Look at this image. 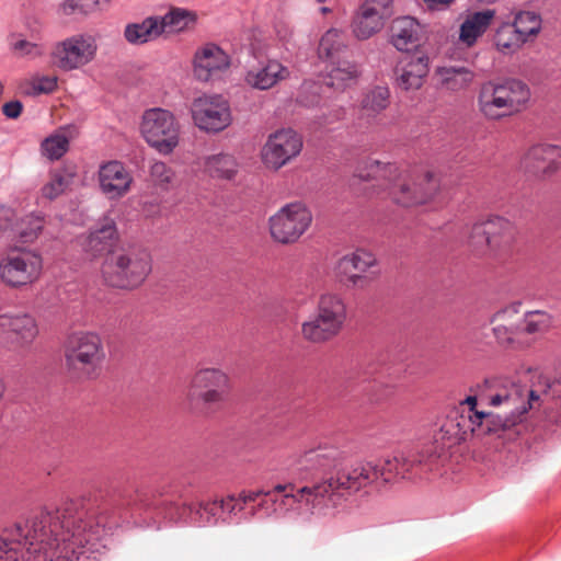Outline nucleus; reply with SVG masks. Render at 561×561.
I'll return each mask as SVG.
<instances>
[{
	"mask_svg": "<svg viewBox=\"0 0 561 561\" xmlns=\"http://www.w3.org/2000/svg\"><path fill=\"white\" fill-rule=\"evenodd\" d=\"M110 1L111 0H82V2L85 4V13L94 12L103 5L108 4Z\"/></svg>",
	"mask_w": 561,
	"mask_h": 561,
	"instance_id": "nucleus-58",
	"label": "nucleus"
},
{
	"mask_svg": "<svg viewBox=\"0 0 561 561\" xmlns=\"http://www.w3.org/2000/svg\"><path fill=\"white\" fill-rule=\"evenodd\" d=\"M508 115L520 112L530 99L529 88L522 81L508 80L499 84Z\"/></svg>",
	"mask_w": 561,
	"mask_h": 561,
	"instance_id": "nucleus-38",
	"label": "nucleus"
},
{
	"mask_svg": "<svg viewBox=\"0 0 561 561\" xmlns=\"http://www.w3.org/2000/svg\"><path fill=\"white\" fill-rule=\"evenodd\" d=\"M546 327L542 322L530 321L528 318H518L516 323L507 325H497L494 328V334L502 344H517L518 346L528 345L531 336L543 332Z\"/></svg>",
	"mask_w": 561,
	"mask_h": 561,
	"instance_id": "nucleus-26",
	"label": "nucleus"
},
{
	"mask_svg": "<svg viewBox=\"0 0 561 561\" xmlns=\"http://www.w3.org/2000/svg\"><path fill=\"white\" fill-rule=\"evenodd\" d=\"M561 164V147L538 144L528 149L522 160V168L530 178L545 180L554 174Z\"/></svg>",
	"mask_w": 561,
	"mask_h": 561,
	"instance_id": "nucleus-16",
	"label": "nucleus"
},
{
	"mask_svg": "<svg viewBox=\"0 0 561 561\" xmlns=\"http://www.w3.org/2000/svg\"><path fill=\"white\" fill-rule=\"evenodd\" d=\"M451 446L436 437L433 432L431 440L420 450L411 453L417 479H428L430 476L442 473L450 458Z\"/></svg>",
	"mask_w": 561,
	"mask_h": 561,
	"instance_id": "nucleus-17",
	"label": "nucleus"
},
{
	"mask_svg": "<svg viewBox=\"0 0 561 561\" xmlns=\"http://www.w3.org/2000/svg\"><path fill=\"white\" fill-rule=\"evenodd\" d=\"M341 328L339 318H310L302 323V334L311 342H322L337 334Z\"/></svg>",
	"mask_w": 561,
	"mask_h": 561,
	"instance_id": "nucleus-35",
	"label": "nucleus"
},
{
	"mask_svg": "<svg viewBox=\"0 0 561 561\" xmlns=\"http://www.w3.org/2000/svg\"><path fill=\"white\" fill-rule=\"evenodd\" d=\"M347 49L346 34L343 30L331 27L320 38L317 54L323 61L340 59V56Z\"/></svg>",
	"mask_w": 561,
	"mask_h": 561,
	"instance_id": "nucleus-34",
	"label": "nucleus"
},
{
	"mask_svg": "<svg viewBox=\"0 0 561 561\" xmlns=\"http://www.w3.org/2000/svg\"><path fill=\"white\" fill-rule=\"evenodd\" d=\"M99 181L102 192L114 199L129 191L133 178L121 162L112 161L101 167Z\"/></svg>",
	"mask_w": 561,
	"mask_h": 561,
	"instance_id": "nucleus-23",
	"label": "nucleus"
},
{
	"mask_svg": "<svg viewBox=\"0 0 561 561\" xmlns=\"http://www.w3.org/2000/svg\"><path fill=\"white\" fill-rule=\"evenodd\" d=\"M360 75L358 65L348 59L330 61L327 67L325 84L336 91H344L356 83Z\"/></svg>",
	"mask_w": 561,
	"mask_h": 561,
	"instance_id": "nucleus-30",
	"label": "nucleus"
},
{
	"mask_svg": "<svg viewBox=\"0 0 561 561\" xmlns=\"http://www.w3.org/2000/svg\"><path fill=\"white\" fill-rule=\"evenodd\" d=\"M423 37L421 24L411 16H401L390 25V43L399 51H411L420 46Z\"/></svg>",
	"mask_w": 561,
	"mask_h": 561,
	"instance_id": "nucleus-24",
	"label": "nucleus"
},
{
	"mask_svg": "<svg viewBox=\"0 0 561 561\" xmlns=\"http://www.w3.org/2000/svg\"><path fill=\"white\" fill-rule=\"evenodd\" d=\"M195 20V14L188 10L175 8L170 10L163 16H158V23L164 32H180L184 30L190 22Z\"/></svg>",
	"mask_w": 561,
	"mask_h": 561,
	"instance_id": "nucleus-44",
	"label": "nucleus"
},
{
	"mask_svg": "<svg viewBox=\"0 0 561 561\" xmlns=\"http://www.w3.org/2000/svg\"><path fill=\"white\" fill-rule=\"evenodd\" d=\"M219 510L220 506L218 501L202 502L198 504L196 514H198L204 524H213L214 518L217 516Z\"/></svg>",
	"mask_w": 561,
	"mask_h": 561,
	"instance_id": "nucleus-52",
	"label": "nucleus"
},
{
	"mask_svg": "<svg viewBox=\"0 0 561 561\" xmlns=\"http://www.w3.org/2000/svg\"><path fill=\"white\" fill-rule=\"evenodd\" d=\"M162 34L158 16H149L140 23L127 24L124 31L125 39L133 45H141L156 39Z\"/></svg>",
	"mask_w": 561,
	"mask_h": 561,
	"instance_id": "nucleus-36",
	"label": "nucleus"
},
{
	"mask_svg": "<svg viewBox=\"0 0 561 561\" xmlns=\"http://www.w3.org/2000/svg\"><path fill=\"white\" fill-rule=\"evenodd\" d=\"M231 392L230 376L220 368L206 367L194 373L187 390V401L192 408L205 413L222 409Z\"/></svg>",
	"mask_w": 561,
	"mask_h": 561,
	"instance_id": "nucleus-6",
	"label": "nucleus"
},
{
	"mask_svg": "<svg viewBox=\"0 0 561 561\" xmlns=\"http://www.w3.org/2000/svg\"><path fill=\"white\" fill-rule=\"evenodd\" d=\"M9 49L18 59L27 61L42 59L46 55L47 50L42 28H33L28 35H12L9 43Z\"/></svg>",
	"mask_w": 561,
	"mask_h": 561,
	"instance_id": "nucleus-27",
	"label": "nucleus"
},
{
	"mask_svg": "<svg viewBox=\"0 0 561 561\" xmlns=\"http://www.w3.org/2000/svg\"><path fill=\"white\" fill-rule=\"evenodd\" d=\"M23 105L20 101H11L2 106L3 114L9 118H18L21 115Z\"/></svg>",
	"mask_w": 561,
	"mask_h": 561,
	"instance_id": "nucleus-56",
	"label": "nucleus"
},
{
	"mask_svg": "<svg viewBox=\"0 0 561 561\" xmlns=\"http://www.w3.org/2000/svg\"><path fill=\"white\" fill-rule=\"evenodd\" d=\"M311 222V211L300 202L284 205L268 219L273 240L282 244H291L298 241L309 229Z\"/></svg>",
	"mask_w": 561,
	"mask_h": 561,
	"instance_id": "nucleus-11",
	"label": "nucleus"
},
{
	"mask_svg": "<svg viewBox=\"0 0 561 561\" xmlns=\"http://www.w3.org/2000/svg\"><path fill=\"white\" fill-rule=\"evenodd\" d=\"M301 149V137L291 128H284L268 136L261 157L267 169L278 170L297 157Z\"/></svg>",
	"mask_w": 561,
	"mask_h": 561,
	"instance_id": "nucleus-15",
	"label": "nucleus"
},
{
	"mask_svg": "<svg viewBox=\"0 0 561 561\" xmlns=\"http://www.w3.org/2000/svg\"><path fill=\"white\" fill-rule=\"evenodd\" d=\"M413 179L415 195L404 199L408 204L421 205L433 199L440 190V178L435 171L427 170Z\"/></svg>",
	"mask_w": 561,
	"mask_h": 561,
	"instance_id": "nucleus-33",
	"label": "nucleus"
},
{
	"mask_svg": "<svg viewBox=\"0 0 561 561\" xmlns=\"http://www.w3.org/2000/svg\"><path fill=\"white\" fill-rule=\"evenodd\" d=\"M0 340L11 343L14 347H26L38 334L34 318H1Z\"/></svg>",
	"mask_w": 561,
	"mask_h": 561,
	"instance_id": "nucleus-25",
	"label": "nucleus"
},
{
	"mask_svg": "<svg viewBox=\"0 0 561 561\" xmlns=\"http://www.w3.org/2000/svg\"><path fill=\"white\" fill-rule=\"evenodd\" d=\"M72 182V174L65 170H57L50 174V180L43 186L42 194L51 201L62 194Z\"/></svg>",
	"mask_w": 561,
	"mask_h": 561,
	"instance_id": "nucleus-46",
	"label": "nucleus"
},
{
	"mask_svg": "<svg viewBox=\"0 0 561 561\" xmlns=\"http://www.w3.org/2000/svg\"><path fill=\"white\" fill-rule=\"evenodd\" d=\"M375 463L378 470V489L401 481L396 468L397 463L392 462L390 458L379 460Z\"/></svg>",
	"mask_w": 561,
	"mask_h": 561,
	"instance_id": "nucleus-50",
	"label": "nucleus"
},
{
	"mask_svg": "<svg viewBox=\"0 0 561 561\" xmlns=\"http://www.w3.org/2000/svg\"><path fill=\"white\" fill-rule=\"evenodd\" d=\"M4 393V385L0 381V400L2 399Z\"/></svg>",
	"mask_w": 561,
	"mask_h": 561,
	"instance_id": "nucleus-64",
	"label": "nucleus"
},
{
	"mask_svg": "<svg viewBox=\"0 0 561 561\" xmlns=\"http://www.w3.org/2000/svg\"><path fill=\"white\" fill-rule=\"evenodd\" d=\"M376 257L365 250H356L342 256L336 264L339 275L346 277L353 285H358L363 274L376 265Z\"/></svg>",
	"mask_w": 561,
	"mask_h": 561,
	"instance_id": "nucleus-28",
	"label": "nucleus"
},
{
	"mask_svg": "<svg viewBox=\"0 0 561 561\" xmlns=\"http://www.w3.org/2000/svg\"><path fill=\"white\" fill-rule=\"evenodd\" d=\"M390 459L397 463L396 468L400 480L417 479L412 454L394 456Z\"/></svg>",
	"mask_w": 561,
	"mask_h": 561,
	"instance_id": "nucleus-51",
	"label": "nucleus"
},
{
	"mask_svg": "<svg viewBox=\"0 0 561 561\" xmlns=\"http://www.w3.org/2000/svg\"><path fill=\"white\" fill-rule=\"evenodd\" d=\"M443 88L457 92L467 89L474 79V73L467 67L445 66L436 70Z\"/></svg>",
	"mask_w": 561,
	"mask_h": 561,
	"instance_id": "nucleus-37",
	"label": "nucleus"
},
{
	"mask_svg": "<svg viewBox=\"0 0 561 561\" xmlns=\"http://www.w3.org/2000/svg\"><path fill=\"white\" fill-rule=\"evenodd\" d=\"M58 87V78L54 75L38 76L33 78L25 90L27 95L50 94Z\"/></svg>",
	"mask_w": 561,
	"mask_h": 561,
	"instance_id": "nucleus-49",
	"label": "nucleus"
},
{
	"mask_svg": "<svg viewBox=\"0 0 561 561\" xmlns=\"http://www.w3.org/2000/svg\"><path fill=\"white\" fill-rule=\"evenodd\" d=\"M476 404H477L476 397H468L463 402H461V404L458 408H470L473 411H476L474 410Z\"/></svg>",
	"mask_w": 561,
	"mask_h": 561,
	"instance_id": "nucleus-61",
	"label": "nucleus"
},
{
	"mask_svg": "<svg viewBox=\"0 0 561 561\" xmlns=\"http://www.w3.org/2000/svg\"><path fill=\"white\" fill-rule=\"evenodd\" d=\"M514 225L503 217H492L471 227L468 245L478 254L502 259L515 241Z\"/></svg>",
	"mask_w": 561,
	"mask_h": 561,
	"instance_id": "nucleus-7",
	"label": "nucleus"
},
{
	"mask_svg": "<svg viewBox=\"0 0 561 561\" xmlns=\"http://www.w3.org/2000/svg\"><path fill=\"white\" fill-rule=\"evenodd\" d=\"M104 520L81 501L44 507L0 530V561H81L104 535Z\"/></svg>",
	"mask_w": 561,
	"mask_h": 561,
	"instance_id": "nucleus-1",
	"label": "nucleus"
},
{
	"mask_svg": "<svg viewBox=\"0 0 561 561\" xmlns=\"http://www.w3.org/2000/svg\"><path fill=\"white\" fill-rule=\"evenodd\" d=\"M512 24L516 28V33L527 43L540 33L542 19L535 11L522 10L515 13Z\"/></svg>",
	"mask_w": 561,
	"mask_h": 561,
	"instance_id": "nucleus-40",
	"label": "nucleus"
},
{
	"mask_svg": "<svg viewBox=\"0 0 561 561\" xmlns=\"http://www.w3.org/2000/svg\"><path fill=\"white\" fill-rule=\"evenodd\" d=\"M495 10L485 9L468 14L459 27V41L467 47H472L488 31L495 18Z\"/></svg>",
	"mask_w": 561,
	"mask_h": 561,
	"instance_id": "nucleus-29",
	"label": "nucleus"
},
{
	"mask_svg": "<svg viewBox=\"0 0 561 561\" xmlns=\"http://www.w3.org/2000/svg\"><path fill=\"white\" fill-rule=\"evenodd\" d=\"M58 301L59 300L50 294L42 295L36 301L37 310L39 312L57 313Z\"/></svg>",
	"mask_w": 561,
	"mask_h": 561,
	"instance_id": "nucleus-53",
	"label": "nucleus"
},
{
	"mask_svg": "<svg viewBox=\"0 0 561 561\" xmlns=\"http://www.w3.org/2000/svg\"><path fill=\"white\" fill-rule=\"evenodd\" d=\"M454 0H424L431 9H440L450 4Z\"/></svg>",
	"mask_w": 561,
	"mask_h": 561,
	"instance_id": "nucleus-60",
	"label": "nucleus"
},
{
	"mask_svg": "<svg viewBox=\"0 0 561 561\" xmlns=\"http://www.w3.org/2000/svg\"><path fill=\"white\" fill-rule=\"evenodd\" d=\"M12 215H13V213H12L10 209H5V210H3V216H4L5 218H8V219H9Z\"/></svg>",
	"mask_w": 561,
	"mask_h": 561,
	"instance_id": "nucleus-63",
	"label": "nucleus"
},
{
	"mask_svg": "<svg viewBox=\"0 0 561 561\" xmlns=\"http://www.w3.org/2000/svg\"><path fill=\"white\" fill-rule=\"evenodd\" d=\"M204 169L213 178L231 180L237 174L239 164L233 156L217 153L205 158Z\"/></svg>",
	"mask_w": 561,
	"mask_h": 561,
	"instance_id": "nucleus-39",
	"label": "nucleus"
},
{
	"mask_svg": "<svg viewBox=\"0 0 561 561\" xmlns=\"http://www.w3.org/2000/svg\"><path fill=\"white\" fill-rule=\"evenodd\" d=\"M150 176L157 186L169 190L175 180L174 171L162 161H154L150 165Z\"/></svg>",
	"mask_w": 561,
	"mask_h": 561,
	"instance_id": "nucleus-48",
	"label": "nucleus"
},
{
	"mask_svg": "<svg viewBox=\"0 0 561 561\" xmlns=\"http://www.w3.org/2000/svg\"><path fill=\"white\" fill-rule=\"evenodd\" d=\"M289 76L288 67L277 59H268L264 64L249 68L244 75V82L252 89L265 91L287 80Z\"/></svg>",
	"mask_w": 561,
	"mask_h": 561,
	"instance_id": "nucleus-20",
	"label": "nucleus"
},
{
	"mask_svg": "<svg viewBox=\"0 0 561 561\" xmlns=\"http://www.w3.org/2000/svg\"><path fill=\"white\" fill-rule=\"evenodd\" d=\"M85 4L82 0H64L59 7L60 12L64 15H71L75 13H85Z\"/></svg>",
	"mask_w": 561,
	"mask_h": 561,
	"instance_id": "nucleus-54",
	"label": "nucleus"
},
{
	"mask_svg": "<svg viewBox=\"0 0 561 561\" xmlns=\"http://www.w3.org/2000/svg\"><path fill=\"white\" fill-rule=\"evenodd\" d=\"M318 486V482L312 485H305L301 488H296L293 483L285 484H276L272 492L282 493L283 499L280 500V505L283 506H291L294 504H298L300 507H305L310 515L324 517L325 515L317 512L313 508L312 504L309 503L310 494L314 493V489Z\"/></svg>",
	"mask_w": 561,
	"mask_h": 561,
	"instance_id": "nucleus-32",
	"label": "nucleus"
},
{
	"mask_svg": "<svg viewBox=\"0 0 561 561\" xmlns=\"http://www.w3.org/2000/svg\"><path fill=\"white\" fill-rule=\"evenodd\" d=\"M196 127L206 133H219L232 123L229 101L220 94H204L195 99L191 107Z\"/></svg>",
	"mask_w": 561,
	"mask_h": 561,
	"instance_id": "nucleus-13",
	"label": "nucleus"
},
{
	"mask_svg": "<svg viewBox=\"0 0 561 561\" xmlns=\"http://www.w3.org/2000/svg\"><path fill=\"white\" fill-rule=\"evenodd\" d=\"M119 233L116 221L108 215L103 216L87 234L79 238L82 251L91 256L98 257L113 251L112 248L118 242Z\"/></svg>",
	"mask_w": 561,
	"mask_h": 561,
	"instance_id": "nucleus-18",
	"label": "nucleus"
},
{
	"mask_svg": "<svg viewBox=\"0 0 561 561\" xmlns=\"http://www.w3.org/2000/svg\"><path fill=\"white\" fill-rule=\"evenodd\" d=\"M219 502V506L221 511H227L228 513H233L237 508L236 497L233 495H229L226 499H222Z\"/></svg>",
	"mask_w": 561,
	"mask_h": 561,
	"instance_id": "nucleus-59",
	"label": "nucleus"
},
{
	"mask_svg": "<svg viewBox=\"0 0 561 561\" xmlns=\"http://www.w3.org/2000/svg\"><path fill=\"white\" fill-rule=\"evenodd\" d=\"M96 38L88 33H79L55 42L48 53L49 65L69 72L90 65L98 54Z\"/></svg>",
	"mask_w": 561,
	"mask_h": 561,
	"instance_id": "nucleus-8",
	"label": "nucleus"
},
{
	"mask_svg": "<svg viewBox=\"0 0 561 561\" xmlns=\"http://www.w3.org/2000/svg\"><path fill=\"white\" fill-rule=\"evenodd\" d=\"M390 104V91L387 87L378 85L369 90L360 102L362 111L367 116H376Z\"/></svg>",
	"mask_w": 561,
	"mask_h": 561,
	"instance_id": "nucleus-42",
	"label": "nucleus"
},
{
	"mask_svg": "<svg viewBox=\"0 0 561 561\" xmlns=\"http://www.w3.org/2000/svg\"><path fill=\"white\" fill-rule=\"evenodd\" d=\"M320 12L322 14H328V13H331L332 12V9L330 7H321L320 8Z\"/></svg>",
	"mask_w": 561,
	"mask_h": 561,
	"instance_id": "nucleus-62",
	"label": "nucleus"
},
{
	"mask_svg": "<svg viewBox=\"0 0 561 561\" xmlns=\"http://www.w3.org/2000/svg\"><path fill=\"white\" fill-rule=\"evenodd\" d=\"M345 455L337 447L328 443L306 446L291 457L290 468L301 477L317 472H325L340 467Z\"/></svg>",
	"mask_w": 561,
	"mask_h": 561,
	"instance_id": "nucleus-12",
	"label": "nucleus"
},
{
	"mask_svg": "<svg viewBox=\"0 0 561 561\" xmlns=\"http://www.w3.org/2000/svg\"><path fill=\"white\" fill-rule=\"evenodd\" d=\"M392 0H365L355 11L350 27L358 41L378 34L391 15Z\"/></svg>",
	"mask_w": 561,
	"mask_h": 561,
	"instance_id": "nucleus-14",
	"label": "nucleus"
},
{
	"mask_svg": "<svg viewBox=\"0 0 561 561\" xmlns=\"http://www.w3.org/2000/svg\"><path fill=\"white\" fill-rule=\"evenodd\" d=\"M368 168L370 173H368L367 176L386 174L393 175L390 186V195L394 203L404 207L415 206V204H408L404 202V199L415 195V191L413 190V179L411 175L398 173V168L396 165L390 163L381 164L377 160L368 162Z\"/></svg>",
	"mask_w": 561,
	"mask_h": 561,
	"instance_id": "nucleus-22",
	"label": "nucleus"
},
{
	"mask_svg": "<svg viewBox=\"0 0 561 561\" xmlns=\"http://www.w3.org/2000/svg\"><path fill=\"white\" fill-rule=\"evenodd\" d=\"M428 61L424 54L401 60L394 70L396 85L405 92L421 89L430 71Z\"/></svg>",
	"mask_w": 561,
	"mask_h": 561,
	"instance_id": "nucleus-21",
	"label": "nucleus"
},
{
	"mask_svg": "<svg viewBox=\"0 0 561 561\" xmlns=\"http://www.w3.org/2000/svg\"><path fill=\"white\" fill-rule=\"evenodd\" d=\"M500 379L485 380L481 398L492 407H502L503 415L473 411L470 408H456L434 430L436 437L451 447L466 439L469 434L484 436L507 432L518 425L531 402L539 397Z\"/></svg>",
	"mask_w": 561,
	"mask_h": 561,
	"instance_id": "nucleus-2",
	"label": "nucleus"
},
{
	"mask_svg": "<svg viewBox=\"0 0 561 561\" xmlns=\"http://www.w3.org/2000/svg\"><path fill=\"white\" fill-rule=\"evenodd\" d=\"M69 134L70 128H61L47 137L42 144L44 154L50 160L61 158L69 148Z\"/></svg>",
	"mask_w": 561,
	"mask_h": 561,
	"instance_id": "nucleus-43",
	"label": "nucleus"
},
{
	"mask_svg": "<svg viewBox=\"0 0 561 561\" xmlns=\"http://www.w3.org/2000/svg\"><path fill=\"white\" fill-rule=\"evenodd\" d=\"M64 358L66 368L73 378L96 379L106 358L102 336L93 331L71 333L64 345Z\"/></svg>",
	"mask_w": 561,
	"mask_h": 561,
	"instance_id": "nucleus-4",
	"label": "nucleus"
},
{
	"mask_svg": "<svg viewBox=\"0 0 561 561\" xmlns=\"http://www.w3.org/2000/svg\"><path fill=\"white\" fill-rule=\"evenodd\" d=\"M43 229V218L28 215L15 224L13 234L23 243L33 242L37 239Z\"/></svg>",
	"mask_w": 561,
	"mask_h": 561,
	"instance_id": "nucleus-45",
	"label": "nucleus"
},
{
	"mask_svg": "<svg viewBox=\"0 0 561 561\" xmlns=\"http://www.w3.org/2000/svg\"><path fill=\"white\" fill-rule=\"evenodd\" d=\"M480 112L490 119H499L508 115L506 102L503 100L499 84L486 82L481 85L478 96Z\"/></svg>",
	"mask_w": 561,
	"mask_h": 561,
	"instance_id": "nucleus-31",
	"label": "nucleus"
},
{
	"mask_svg": "<svg viewBox=\"0 0 561 561\" xmlns=\"http://www.w3.org/2000/svg\"><path fill=\"white\" fill-rule=\"evenodd\" d=\"M42 268V256L25 248L10 247L0 260V277L13 287L35 282Z\"/></svg>",
	"mask_w": 561,
	"mask_h": 561,
	"instance_id": "nucleus-10",
	"label": "nucleus"
},
{
	"mask_svg": "<svg viewBox=\"0 0 561 561\" xmlns=\"http://www.w3.org/2000/svg\"><path fill=\"white\" fill-rule=\"evenodd\" d=\"M524 39L511 22H503L495 31L494 45L503 54H513L522 48Z\"/></svg>",
	"mask_w": 561,
	"mask_h": 561,
	"instance_id": "nucleus-41",
	"label": "nucleus"
},
{
	"mask_svg": "<svg viewBox=\"0 0 561 561\" xmlns=\"http://www.w3.org/2000/svg\"><path fill=\"white\" fill-rule=\"evenodd\" d=\"M268 495L270 492L264 491H254V492H241L238 496V500H240L243 504L254 502L257 500L260 495Z\"/></svg>",
	"mask_w": 561,
	"mask_h": 561,
	"instance_id": "nucleus-57",
	"label": "nucleus"
},
{
	"mask_svg": "<svg viewBox=\"0 0 561 561\" xmlns=\"http://www.w3.org/2000/svg\"><path fill=\"white\" fill-rule=\"evenodd\" d=\"M229 55L215 44L199 47L193 58L194 76L197 80L207 82L230 67Z\"/></svg>",
	"mask_w": 561,
	"mask_h": 561,
	"instance_id": "nucleus-19",
	"label": "nucleus"
},
{
	"mask_svg": "<svg viewBox=\"0 0 561 561\" xmlns=\"http://www.w3.org/2000/svg\"><path fill=\"white\" fill-rule=\"evenodd\" d=\"M318 316H344L347 312L343 299L334 294H325L319 300Z\"/></svg>",
	"mask_w": 561,
	"mask_h": 561,
	"instance_id": "nucleus-47",
	"label": "nucleus"
},
{
	"mask_svg": "<svg viewBox=\"0 0 561 561\" xmlns=\"http://www.w3.org/2000/svg\"><path fill=\"white\" fill-rule=\"evenodd\" d=\"M500 312L507 316L520 312H523L524 316H538L540 313V311L538 310H523V304L520 301L511 302L510 305L504 307Z\"/></svg>",
	"mask_w": 561,
	"mask_h": 561,
	"instance_id": "nucleus-55",
	"label": "nucleus"
},
{
	"mask_svg": "<svg viewBox=\"0 0 561 561\" xmlns=\"http://www.w3.org/2000/svg\"><path fill=\"white\" fill-rule=\"evenodd\" d=\"M378 470L375 462H360L350 469L337 472L318 482L314 493L310 494L311 504L317 512L325 516L333 515L334 511L346 501L352 493L369 485L378 489Z\"/></svg>",
	"mask_w": 561,
	"mask_h": 561,
	"instance_id": "nucleus-3",
	"label": "nucleus"
},
{
	"mask_svg": "<svg viewBox=\"0 0 561 561\" xmlns=\"http://www.w3.org/2000/svg\"><path fill=\"white\" fill-rule=\"evenodd\" d=\"M140 131L148 145L162 154L171 153L179 145L180 126L168 110H147L142 115Z\"/></svg>",
	"mask_w": 561,
	"mask_h": 561,
	"instance_id": "nucleus-9",
	"label": "nucleus"
},
{
	"mask_svg": "<svg viewBox=\"0 0 561 561\" xmlns=\"http://www.w3.org/2000/svg\"><path fill=\"white\" fill-rule=\"evenodd\" d=\"M150 271L149 254L135 247L112 251L101 268L102 277L107 285L123 289L139 286Z\"/></svg>",
	"mask_w": 561,
	"mask_h": 561,
	"instance_id": "nucleus-5",
	"label": "nucleus"
}]
</instances>
